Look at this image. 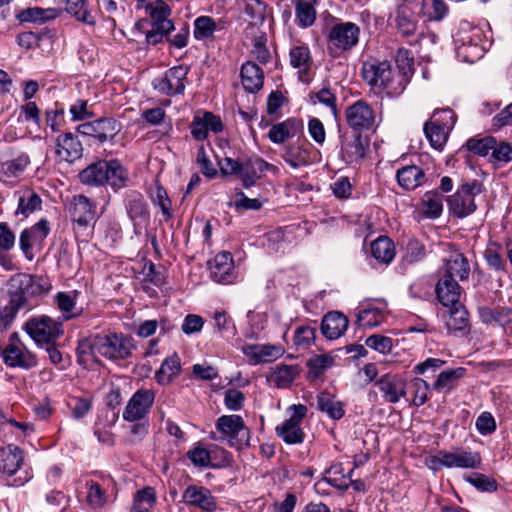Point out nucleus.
Masks as SVG:
<instances>
[{"label":"nucleus","mask_w":512,"mask_h":512,"mask_svg":"<svg viewBox=\"0 0 512 512\" xmlns=\"http://www.w3.org/2000/svg\"><path fill=\"white\" fill-rule=\"evenodd\" d=\"M45 290L37 283V278L29 274H17L9 284V301L0 309V329H7L18 312L27 307L28 295L42 293Z\"/></svg>","instance_id":"nucleus-1"},{"label":"nucleus","mask_w":512,"mask_h":512,"mask_svg":"<svg viewBox=\"0 0 512 512\" xmlns=\"http://www.w3.org/2000/svg\"><path fill=\"white\" fill-rule=\"evenodd\" d=\"M361 73L372 89L385 93L388 97L399 96L406 89L405 78L397 75L387 60L369 59L362 64Z\"/></svg>","instance_id":"nucleus-2"},{"label":"nucleus","mask_w":512,"mask_h":512,"mask_svg":"<svg viewBox=\"0 0 512 512\" xmlns=\"http://www.w3.org/2000/svg\"><path fill=\"white\" fill-rule=\"evenodd\" d=\"M79 181L88 186H111L115 191L126 186L128 172L117 159L98 160L80 171Z\"/></svg>","instance_id":"nucleus-3"},{"label":"nucleus","mask_w":512,"mask_h":512,"mask_svg":"<svg viewBox=\"0 0 512 512\" xmlns=\"http://www.w3.org/2000/svg\"><path fill=\"white\" fill-rule=\"evenodd\" d=\"M24 452L14 444L0 448V474L9 487H20L27 483L32 475L22 470Z\"/></svg>","instance_id":"nucleus-4"},{"label":"nucleus","mask_w":512,"mask_h":512,"mask_svg":"<svg viewBox=\"0 0 512 512\" xmlns=\"http://www.w3.org/2000/svg\"><path fill=\"white\" fill-rule=\"evenodd\" d=\"M215 428L221 436L218 438L212 432L210 438L213 440L226 441L230 447L238 450L250 445V429L240 415L220 416L215 422Z\"/></svg>","instance_id":"nucleus-5"},{"label":"nucleus","mask_w":512,"mask_h":512,"mask_svg":"<svg viewBox=\"0 0 512 512\" xmlns=\"http://www.w3.org/2000/svg\"><path fill=\"white\" fill-rule=\"evenodd\" d=\"M360 33V27L353 22H338L332 25L327 34L329 55L337 58L350 52L357 46Z\"/></svg>","instance_id":"nucleus-6"},{"label":"nucleus","mask_w":512,"mask_h":512,"mask_svg":"<svg viewBox=\"0 0 512 512\" xmlns=\"http://www.w3.org/2000/svg\"><path fill=\"white\" fill-rule=\"evenodd\" d=\"M96 344L98 354L110 361L128 359L135 348L131 337L110 331L96 334Z\"/></svg>","instance_id":"nucleus-7"},{"label":"nucleus","mask_w":512,"mask_h":512,"mask_svg":"<svg viewBox=\"0 0 512 512\" xmlns=\"http://www.w3.org/2000/svg\"><path fill=\"white\" fill-rule=\"evenodd\" d=\"M61 323L49 316H38L31 318L25 324V330L37 345L55 342L62 334Z\"/></svg>","instance_id":"nucleus-8"},{"label":"nucleus","mask_w":512,"mask_h":512,"mask_svg":"<svg viewBox=\"0 0 512 512\" xmlns=\"http://www.w3.org/2000/svg\"><path fill=\"white\" fill-rule=\"evenodd\" d=\"M289 411H291L290 417L276 427V434L286 444H301L305 433L300 425L307 414V407L303 404H294L289 407Z\"/></svg>","instance_id":"nucleus-9"},{"label":"nucleus","mask_w":512,"mask_h":512,"mask_svg":"<svg viewBox=\"0 0 512 512\" xmlns=\"http://www.w3.org/2000/svg\"><path fill=\"white\" fill-rule=\"evenodd\" d=\"M188 69L184 66H174L168 69L162 76L153 80L152 85L159 93L173 97L181 95L185 90V81Z\"/></svg>","instance_id":"nucleus-10"},{"label":"nucleus","mask_w":512,"mask_h":512,"mask_svg":"<svg viewBox=\"0 0 512 512\" xmlns=\"http://www.w3.org/2000/svg\"><path fill=\"white\" fill-rule=\"evenodd\" d=\"M155 401V392L152 389H138L128 400L122 413L126 422L148 419V414Z\"/></svg>","instance_id":"nucleus-11"},{"label":"nucleus","mask_w":512,"mask_h":512,"mask_svg":"<svg viewBox=\"0 0 512 512\" xmlns=\"http://www.w3.org/2000/svg\"><path fill=\"white\" fill-rule=\"evenodd\" d=\"M345 118L354 133L361 134L362 131L374 127L376 115L371 105L364 100H358L347 107Z\"/></svg>","instance_id":"nucleus-12"},{"label":"nucleus","mask_w":512,"mask_h":512,"mask_svg":"<svg viewBox=\"0 0 512 512\" xmlns=\"http://www.w3.org/2000/svg\"><path fill=\"white\" fill-rule=\"evenodd\" d=\"M77 131L80 134L92 137L99 143L103 144L107 141H112L115 138V136L121 131V124L113 118L103 117L80 124L77 127Z\"/></svg>","instance_id":"nucleus-13"},{"label":"nucleus","mask_w":512,"mask_h":512,"mask_svg":"<svg viewBox=\"0 0 512 512\" xmlns=\"http://www.w3.org/2000/svg\"><path fill=\"white\" fill-rule=\"evenodd\" d=\"M69 214L73 223L87 228L96 218V204L84 195H76L69 204Z\"/></svg>","instance_id":"nucleus-14"},{"label":"nucleus","mask_w":512,"mask_h":512,"mask_svg":"<svg viewBox=\"0 0 512 512\" xmlns=\"http://www.w3.org/2000/svg\"><path fill=\"white\" fill-rule=\"evenodd\" d=\"M375 385L381 392L384 401L390 404L398 403L407 393L406 381L398 374H384L376 380Z\"/></svg>","instance_id":"nucleus-15"},{"label":"nucleus","mask_w":512,"mask_h":512,"mask_svg":"<svg viewBox=\"0 0 512 512\" xmlns=\"http://www.w3.org/2000/svg\"><path fill=\"white\" fill-rule=\"evenodd\" d=\"M14 339H17L16 333L10 337V343L2 351L4 363L9 367H19L26 370L35 367L37 364L36 356L13 343Z\"/></svg>","instance_id":"nucleus-16"},{"label":"nucleus","mask_w":512,"mask_h":512,"mask_svg":"<svg viewBox=\"0 0 512 512\" xmlns=\"http://www.w3.org/2000/svg\"><path fill=\"white\" fill-rule=\"evenodd\" d=\"M281 157L294 169L308 166L313 163L312 146L305 140H297L284 146Z\"/></svg>","instance_id":"nucleus-17"},{"label":"nucleus","mask_w":512,"mask_h":512,"mask_svg":"<svg viewBox=\"0 0 512 512\" xmlns=\"http://www.w3.org/2000/svg\"><path fill=\"white\" fill-rule=\"evenodd\" d=\"M182 498L187 505L205 512H214L218 507L216 498L204 486L189 485L183 492Z\"/></svg>","instance_id":"nucleus-18"},{"label":"nucleus","mask_w":512,"mask_h":512,"mask_svg":"<svg viewBox=\"0 0 512 512\" xmlns=\"http://www.w3.org/2000/svg\"><path fill=\"white\" fill-rule=\"evenodd\" d=\"M211 278L220 284H230L234 281V261L229 252L218 253L208 262Z\"/></svg>","instance_id":"nucleus-19"},{"label":"nucleus","mask_w":512,"mask_h":512,"mask_svg":"<svg viewBox=\"0 0 512 512\" xmlns=\"http://www.w3.org/2000/svg\"><path fill=\"white\" fill-rule=\"evenodd\" d=\"M55 145V153L63 161L74 162L83 155L84 148L82 143L78 137L71 132L58 135Z\"/></svg>","instance_id":"nucleus-20"},{"label":"nucleus","mask_w":512,"mask_h":512,"mask_svg":"<svg viewBox=\"0 0 512 512\" xmlns=\"http://www.w3.org/2000/svg\"><path fill=\"white\" fill-rule=\"evenodd\" d=\"M223 128V123L219 116L212 112H204L202 116H194L191 123V135L195 140L203 141L207 138L209 131L219 133Z\"/></svg>","instance_id":"nucleus-21"},{"label":"nucleus","mask_w":512,"mask_h":512,"mask_svg":"<svg viewBox=\"0 0 512 512\" xmlns=\"http://www.w3.org/2000/svg\"><path fill=\"white\" fill-rule=\"evenodd\" d=\"M290 65L298 70V78L302 82H309V72L313 65L310 49L305 44H296L289 51Z\"/></svg>","instance_id":"nucleus-22"},{"label":"nucleus","mask_w":512,"mask_h":512,"mask_svg":"<svg viewBox=\"0 0 512 512\" xmlns=\"http://www.w3.org/2000/svg\"><path fill=\"white\" fill-rule=\"evenodd\" d=\"M365 139L359 133H354L351 138L344 137L341 144V155L343 160L350 165H358L366 154Z\"/></svg>","instance_id":"nucleus-23"},{"label":"nucleus","mask_w":512,"mask_h":512,"mask_svg":"<svg viewBox=\"0 0 512 512\" xmlns=\"http://www.w3.org/2000/svg\"><path fill=\"white\" fill-rule=\"evenodd\" d=\"M445 461L447 468L478 469L482 458L479 452L457 448L454 451H446Z\"/></svg>","instance_id":"nucleus-24"},{"label":"nucleus","mask_w":512,"mask_h":512,"mask_svg":"<svg viewBox=\"0 0 512 512\" xmlns=\"http://www.w3.org/2000/svg\"><path fill=\"white\" fill-rule=\"evenodd\" d=\"M125 208L134 225H141L149 221L148 206L141 193L130 192L125 198Z\"/></svg>","instance_id":"nucleus-25"},{"label":"nucleus","mask_w":512,"mask_h":512,"mask_svg":"<svg viewBox=\"0 0 512 512\" xmlns=\"http://www.w3.org/2000/svg\"><path fill=\"white\" fill-rule=\"evenodd\" d=\"M243 352L254 364H258L277 360L284 354L285 350L281 345L253 344L243 347Z\"/></svg>","instance_id":"nucleus-26"},{"label":"nucleus","mask_w":512,"mask_h":512,"mask_svg":"<svg viewBox=\"0 0 512 512\" xmlns=\"http://www.w3.org/2000/svg\"><path fill=\"white\" fill-rule=\"evenodd\" d=\"M348 318L341 312L331 311L325 314L321 322V332L329 340L341 337L347 330Z\"/></svg>","instance_id":"nucleus-27"},{"label":"nucleus","mask_w":512,"mask_h":512,"mask_svg":"<svg viewBox=\"0 0 512 512\" xmlns=\"http://www.w3.org/2000/svg\"><path fill=\"white\" fill-rule=\"evenodd\" d=\"M436 295L439 302L446 307L460 303L461 287L450 276H442L436 285Z\"/></svg>","instance_id":"nucleus-28"},{"label":"nucleus","mask_w":512,"mask_h":512,"mask_svg":"<svg viewBox=\"0 0 512 512\" xmlns=\"http://www.w3.org/2000/svg\"><path fill=\"white\" fill-rule=\"evenodd\" d=\"M275 167L266 162L260 157L249 158L243 163L242 171V185L248 189L255 185L256 181L260 179L267 170L274 169Z\"/></svg>","instance_id":"nucleus-29"},{"label":"nucleus","mask_w":512,"mask_h":512,"mask_svg":"<svg viewBox=\"0 0 512 512\" xmlns=\"http://www.w3.org/2000/svg\"><path fill=\"white\" fill-rule=\"evenodd\" d=\"M240 76L241 83L246 92L256 93L263 87L264 73L255 62L247 61L243 63Z\"/></svg>","instance_id":"nucleus-30"},{"label":"nucleus","mask_w":512,"mask_h":512,"mask_svg":"<svg viewBox=\"0 0 512 512\" xmlns=\"http://www.w3.org/2000/svg\"><path fill=\"white\" fill-rule=\"evenodd\" d=\"M146 12L152 19L153 26L164 32H171L174 30L173 22L168 19L171 14L170 7L164 0H155L146 6Z\"/></svg>","instance_id":"nucleus-31"},{"label":"nucleus","mask_w":512,"mask_h":512,"mask_svg":"<svg viewBox=\"0 0 512 512\" xmlns=\"http://www.w3.org/2000/svg\"><path fill=\"white\" fill-rule=\"evenodd\" d=\"M325 484L342 491L349 488L348 477H346L342 463H334L326 469L322 478L315 483V489L319 492Z\"/></svg>","instance_id":"nucleus-32"},{"label":"nucleus","mask_w":512,"mask_h":512,"mask_svg":"<svg viewBox=\"0 0 512 512\" xmlns=\"http://www.w3.org/2000/svg\"><path fill=\"white\" fill-rule=\"evenodd\" d=\"M450 307L449 316L445 321L448 331L450 333H468L470 330L469 314L466 308L460 303Z\"/></svg>","instance_id":"nucleus-33"},{"label":"nucleus","mask_w":512,"mask_h":512,"mask_svg":"<svg viewBox=\"0 0 512 512\" xmlns=\"http://www.w3.org/2000/svg\"><path fill=\"white\" fill-rule=\"evenodd\" d=\"M396 178L405 190H413L425 181V173L416 165H409L397 170Z\"/></svg>","instance_id":"nucleus-34"},{"label":"nucleus","mask_w":512,"mask_h":512,"mask_svg":"<svg viewBox=\"0 0 512 512\" xmlns=\"http://www.w3.org/2000/svg\"><path fill=\"white\" fill-rule=\"evenodd\" d=\"M447 204L450 212L458 218H464L476 210L474 199L458 190L453 195L447 197Z\"/></svg>","instance_id":"nucleus-35"},{"label":"nucleus","mask_w":512,"mask_h":512,"mask_svg":"<svg viewBox=\"0 0 512 512\" xmlns=\"http://www.w3.org/2000/svg\"><path fill=\"white\" fill-rule=\"evenodd\" d=\"M466 371L464 367L442 371L433 383L432 388L445 394L450 393L457 387L458 381L465 376Z\"/></svg>","instance_id":"nucleus-36"},{"label":"nucleus","mask_w":512,"mask_h":512,"mask_svg":"<svg viewBox=\"0 0 512 512\" xmlns=\"http://www.w3.org/2000/svg\"><path fill=\"white\" fill-rule=\"evenodd\" d=\"M96 335L79 340L76 348L77 362L84 368L97 362L98 349L96 348Z\"/></svg>","instance_id":"nucleus-37"},{"label":"nucleus","mask_w":512,"mask_h":512,"mask_svg":"<svg viewBox=\"0 0 512 512\" xmlns=\"http://www.w3.org/2000/svg\"><path fill=\"white\" fill-rule=\"evenodd\" d=\"M293 3L298 25L302 28L312 26L316 20V0H293Z\"/></svg>","instance_id":"nucleus-38"},{"label":"nucleus","mask_w":512,"mask_h":512,"mask_svg":"<svg viewBox=\"0 0 512 512\" xmlns=\"http://www.w3.org/2000/svg\"><path fill=\"white\" fill-rule=\"evenodd\" d=\"M371 254L380 263L389 264L395 257L394 243L385 236H380L371 243Z\"/></svg>","instance_id":"nucleus-39"},{"label":"nucleus","mask_w":512,"mask_h":512,"mask_svg":"<svg viewBox=\"0 0 512 512\" xmlns=\"http://www.w3.org/2000/svg\"><path fill=\"white\" fill-rule=\"evenodd\" d=\"M180 370V358L174 353L162 362L159 370L155 373V379L159 384H168L172 381L173 377L180 373Z\"/></svg>","instance_id":"nucleus-40"},{"label":"nucleus","mask_w":512,"mask_h":512,"mask_svg":"<svg viewBox=\"0 0 512 512\" xmlns=\"http://www.w3.org/2000/svg\"><path fill=\"white\" fill-rule=\"evenodd\" d=\"M395 62L398 68L397 75L405 78V87L409 83L412 75L414 74V57L410 50L400 47L395 55Z\"/></svg>","instance_id":"nucleus-41"},{"label":"nucleus","mask_w":512,"mask_h":512,"mask_svg":"<svg viewBox=\"0 0 512 512\" xmlns=\"http://www.w3.org/2000/svg\"><path fill=\"white\" fill-rule=\"evenodd\" d=\"M219 30L218 24L210 16H199L194 21L193 36L196 40H214V33Z\"/></svg>","instance_id":"nucleus-42"},{"label":"nucleus","mask_w":512,"mask_h":512,"mask_svg":"<svg viewBox=\"0 0 512 512\" xmlns=\"http://www.w3.org/2000/svg\"><path fill=\"white\" fill-rule=\"evenodd\" d=\"M395 23L398 31L404 36H410L416 31L413 11L408 5H401L396 10Z\"/></svg>","instance_id":"nucleus-43"},{"label":"nucleus","mask_w":512,"mask_h":512,"mask_svg":"<svg viewBox=\"0 0 512 512\" xmlns=\"http://www.w3.org/2000/svg\"><path fill=\"white\" fill-rule=\"evenodd\" d=\"M299 374L297 365L281 364L274 369L271 380L277 388H288Z\"/></svg>","instance_id":"nucleus-44"},{"label":"nucleus","mask_w":512,"mask_h":512,"mask_svg":"<svg viewBox=\"0 0 512 512\" xmlns=\"http://www.w3.org/2000/svg\"><path fill=\"white\" fill-rule=\"evenodd\" d=\"M470 267L468 260L462 254H456L446 262L444 276H450L455 279L458 277L461 281L468 279Z\"/></svg>","instance_id":"nucleus-45"},{"label":"nucleus","mask_w":512,"mask_h":512,"mask_svg":"<svg viewBox=\"0 0 512 512\" xmlns=\"http://www.w3.org/2000/svg\"><path fill=\"white\" fill-rule=\"evenodd\" d=\"M317 407L331 419L339 420L344 416L343 404L335 400L329 393H320L317 397Z\"/></svg>","instance_id":"nucleus-46"},{"label":"nucleus","mask_w":512,"mask_h":512,"mask_svg":"<svg viewBox=\"0 0 512 512\" xmlns=\"http://www.w3.org/2000/svg\"><path fill=\"white\" fill-rule=\"evenodd\" d=\"M150 199L154 206H158L160 208L164 221H168L173 218L171 200L166 189L158 182L150 193Z\"/></svg>","instance_id":"nucleus-47"},{"label":"nucleus","mask_w":512,"mask_h":512,"mask_svg":"<svg viewBox=\"0 0 512 512\" xmlns=\"http://www.w3.org/2000/svg\"><path fill=\"white\" fill-rule=\"evenodd\" d=\"M156 494L152 487H145L136 492L130 512H153Z\"/></svg>","instance_id":"nucleus-48"},{"label":"nucleus","mask_w":512,"mask_h":512,"mask_svg":"<svg viewBox=\"0 0 512 512\" xmlns=\"http://www.w3.org/2000/svg\"><path fill=\"white\" fill-rule=\"evenodd\" d=\"M42 200L40 196L33 191H25L18 198V207L15 211L16 215L28 217L37 210H40Z\"/></svg>","instance_id":"nucleus-49"},{"label":"nucleus","mask_w":512,"mask_h":512,"mask_svg":"<svg viewBox=\"0 0 512 512\" xmlns=\"http://www.w3.org/2000/svg\"><path fill=\"white\" fill-rule=\"evenodd\" d=\"M423 213L426 217L438 218L443 211V195L437 191L426 192L422 198Z\"/></svg>","instance_id":"nucleus-50"},{"label":"nucleus","mask_w":512,"mask_h":512,"mask_svg":"<svg viewBox=\"0 0 512 512\" xmlns=\"http://www.w3.org/2000/svg\"><path fill=\"white\" fill-rule=\"evenodd\" d=\"M65 10L86 25L96 24L95 16L85 7V0H65Z\"/></svg>","instance_id":"nucleus-51"},{"label":"nucleus","mask_w":512,"mask_h":512,"mask_svg":"<svg viewBox=\"0 0 512 512\" xmlns=\"http://www.w3.org/2000/svg\"><path fill=\"white\" fill-rule=\"evenodd\" d=\"M423 130L430 145L436 150H443L451 131L446 129L444 130V128L436 126L428 121L425 122Z\"/></svg>","instance_id":"nucleus-52"},{"label":"nucleus","mask_w":512,"mask_h":512,"mask_svg":"<svg viewBox=\"0 0 512 512\" xmlns=\"http://www.w3.org/2000/svg\"><path fill=\"white\" fill-rule=\"evenodd\" d=\"M58 309L63 313L65 320H70L80 316L82 308L77 309L75 297L67 292H58L55 296Z\"/></svg>","instance_id":"nucleus-53"},{"label":"nucleus","mask_w":512,"mask_h":512,"mask_svg":"<svg viewBox=\"0 0 512 512\" xmlns=\"http://www.w3.org/2000/svg\"><path fill=\"white\" fill-rule=\"evenodd\" d=\"M187 458L196 467H211V461L216 460L217 456L212 455V449H207L201 443H197L186 453Z\"/></svg>","instance_id":"nucleus-54"},{"label":"nucleus","mask_w":512,"mask_h":512,"mask_svg":"<svg viewBox=\"0 0 512 512\" xmlns=\"http://www.w3.org/2000/svg\"><path fill=\"white\" fill-rule=\"evenodd\" d=\"M464 480L480 492L491 493L498 489V483L494 478L479 472L464 475Z\"/></svg>","instance_id":"nucleus-55"},{"label":"nucleus","mask_w":512,"mask_h":512,"mask_svg":"<svg viewBox=\"0 0 512 512\" xmlns=\"http://www.w3.org/2000/svg\"><path fill=\"white\" fill-rule=\"evenodd\" d=\"M334 363V358L327 354L316 355L307 361L310 379L319 378Z\"/></svg>","instance_id":"nucleus-56"},{"label":"nucleus","mask_w":512,"mask_h":512,"mask_svg":"<svg viewBox=\"0 0 512 512\" xmlns=\"http://www.w3.org/2000/svg\"><path fill=\"white\" fill-rule=\"evenodd\" d=\"M310 102L316 104L319 102L330 109L334 119H339V111L337 109V97L329 88H322L316 93L310 94Z\"/></svg>","instance_id":"nucleus-57"},{"label":"nucleus","mask_w":512,"mask_h":512,"mask_svg":"<svg viewBox=\"0 0 512 512\" xmlns=\"http://www.w3.org/2000/svg\"><path fill=\"white\" fill-rule=\"evenodd\" d=\"M29 164L30 158L28 154L21 153L15 159L4 162L1 167V172L7 178L16 177L20 175Z\"/></svg>","instance_id":"nucleus-58"},{"label":"nucleus","mask_w":512,"mask_h":512,"mask_svg":"<svg viewBox=\"0 0 512 512\" xmlns=\"http://www.w3.org/2000/svg\"><path fill=\"white\" fill-rule=\"evenodd\" d=\"M87 486L88 505L95 510L103 508L108 502V496L105 489H103L101 485L95 481L87 483Z\"/></svg>","instance_id":"nucleus-59"},{"label":"nucleus","mask_w":512,"mask_h":512,"mask_svg":"<svg viewBox=\"0 0 512 512\" xmlns=\"http://www.w3.org/2000/svg\"><path fill=\"white\" fill-rule=\"evenodd\" d=\"M294 119H287L283 122L273 124L269 130L268 138L275 144H282L293 135L290 129L294 125Z\"/></svg>","instance_id":"nucleus-60"},{"label":"nucleus","mask_w":512,"mask_h":512,"mask_svg":"<svg viewBox=\"0 0 512 512\" xmlns=\"http://www.w3.org/2000/svg\"><path fill=\"white\" fill-rule=\"evenodd\" d=\"M423 9L429 20L441 21L448 13L449 7L443 0H422Z\"/></svg>","instance_id":"nucleus-61"},{"label":"nucleus","mask_w":512,"mask_h":512,"mask_svg":"<svg viewBox=\"0 0 512 512\" xmlns=\"http://www.w3.org/2000/svg\"><path fill=\"white\" fill-rule=\"evenodd\" d=\"M456 118V114L450 108L436 109L428 122L442 127L444 130L452 131L456 123Z\"/></svg>","instance_id":"nucleus-62"},{"label":"nucleus","mask_w":512,"mask_h":512,"mask_svg":"<svg viewBox=\"0 0 512 512\" xmlns=\"http://www.w3.org/2000/svg\"><path fill=\"white\" fill-rule=\"evenodd\" d=\"M494 145H496V138L492 136L480 139L470 138L466 143L467 149L479 156H487L490 151L492 152Z\"/></svg>","instance_id":"nucleus-63"},{"label":"nucleus","mask_w":512,"mask_h":512,"mask_svg":"<svg viewBox=\"0 0 512 512\" xmlns=\"http://www.w3.org/2000/svg\"><path fill=\"white\" fill-rule=\"evenodd\" d=\"M426 249L419 240L410 238L405 245V253L403 259L405 262L412 264L422 260L425 257Z\"/></svg>","instance_id":"nucleus-64"}]
</instances>
